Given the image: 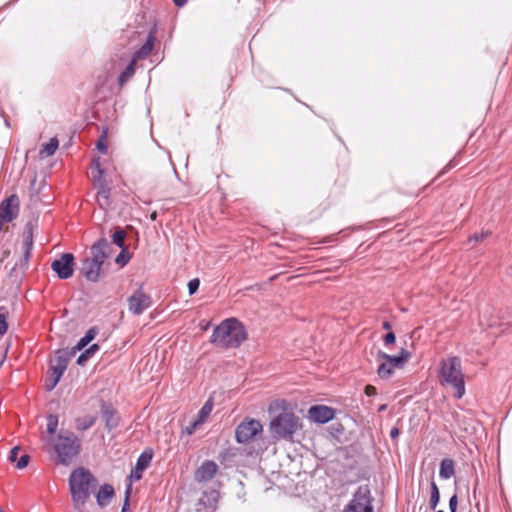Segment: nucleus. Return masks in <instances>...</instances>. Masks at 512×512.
<instances>
[{"label": "nucleus", "instance_id": "obj_17", "mask_svg": "<svg viewBox=\"0 0 512 512\" xmlns=\"http://www.w3.org/2000/svg\"><path fill=\"white\" fill-rule=\"evenodd\" d=\"M101 411L105 421V427L108 431L115 429L119 424V416L115 409L106 403L101 406Z\"/></svg>", "mask_w": 512, "mask_h": 512}, {"label": "nucleus", "instance_id": "obj_24", "mask_svg": "<svg viewBox=\"0 0 512 512\" xmlns=\"http://www.w3.org/2000/svg\"><path fill=\"white\" fill-rule=\"evenodd\" d=\"M96 416H85L82 418H77L75 420V427L78 431H85L90 429L96 422Z\"/></svg>", "mask_w": 512, "mask_h": 512}, {"label": "nucleus", "instance_id": "obj_21", "mask_svg": "<svg viewBox=\"0 0 512 512\" xmlns=\"http://www.w3.org/2000/svg\"><path fill=\"white\" fill-rule=\"evenodd\" d=\"M455 473L454 462L452 459H443L440 464L439 475L442 479H449Z\"/></svg>", "mask_w": 512, "mask_h": 512}, {"label": "nucleus", "instance_id": "obj_37", "mask_svg": "<svg viewBox=\"0 0 512 512\" xmlns=\"http://www.w3.org/2000/svg\"><path fill=\"white\" fill-rule=\"evenodd\" d=\"M200 425H202L201 420L195 419L184 428L183 432L187 435H192Z\"/></svg>", "mask_w": 512, "mask_h": 512}, {"label": "nucleus", "instance_id": "obj_20", "mask_svg": "<svg viewBox=\"0 0 512 512\" xmlns=\"http://www.w3.org/2000/svg\"><path fill=\"white\" fill-rule=\"evenodd\" d=\"M155 40L156 38L154 37V35L152 33H149L146 42L136 52V56L138 59H143L152 52Z\"/></svg>", "mask_w": 512, "mask_h": 512}, {"label": "nucleus", "instance_id": "obj_12", "mask_svg": "<svg viewBox=\"0 0 512 512\" xmlns=\"http://www.w3.org/2000/svg\"><path fill=\"white\" fill-rule=\"evenodd\" d=\"M73 354L74 351H68L66 349L58 350L54 359L51 361L49 371H55L58 375H63Z\"/></svg>", "mask_w": 512, "mask_h": 512}, {"label": "nucleus", "instance_id": "obj_33", "mask_svg": "<svg viewBox=\"0 0 512 512\" xmlns=\"http://www.w3.org/2000/svg\"><path fill=\"white\" fill-rule=\"evenodd\" d=\"M58 427V416L54 414H50L47 417V432L50 435H54L57 431Z\"/></svg>", "mask_w": 512, "mask_h": 512}, {"label": "nucleus", "instance_id": "obj_27", "mask_svg": "<svg viewBox=\"0 0 512 512\" xmlns=\"http://www.w3.org/2000/svg\"><path fill=\"white\" fill-rule=\"evenodd\" d=\"M99 350V345L94 343L89 348L84 350L77 358V364L83 365L88 358Z\"/></svg>", "mask_w": 512, "mask_h": 512}, {"label": "nucleus", "instance_id": "obj_16", "mask_svg": "<svg viewBox=\"0 0 512 512\" xmlns=\"http://www.w3.org/2000/svg\"><path fill=\"white\" fill-rule=\"evenodd\" d=\"M411 353L407 351L406 349L402 348L398 355H388L384 352H379V357L384 359L389 363V365H392L393 368H401L403 365L408 361L410 358Z\"/></svg>", "mask_w": 512, "mask_h": 512}, {"label": "nucleus", "instance_id": "obj_3", "mask_svg": "<svg viewBox=\"0 0 512 512\" xmlns=\"http://www.w3.org/2000/svg\"><path fill=\"white\" fill-rule=\"evenodd\" d=\"M112 250L111 243L106 238H100L90 248V256L82 260L80 272L91 282H97L101 275L102 266Z\"/></svg>", "mask_w": 512, "mask_h": 512}, {"label": "nucleus", "instance_id": "obj_29", "mask_svg": "<svg viewBox=\"0 0 512 512\" xmlns=\"http://www.w3.org/2000/svg\"><path fill=\"white\" fill-rule=\"evenodd\" d=\"M112 238H113V243L117 247H119V248L127 247L125 245L126 232L124 229L117 228L116 231L114 232Z\"/></svg>", "mask_w": 512, "mask_h": 512}, {"label": "nucleus", "instance_id": "obj_39", "mask_svg": "<svg viewBox=\"0 0 512 512\" xmlns=\"http://www.w3.org/2000/svg\"><path fill=\"white\" fill-rule=\"evenodd\" d=\"M29 260L30 259H26V254L23 253V257L20 259V261L18 263L15 264L13 269L14 270L15 269H19V270H22V271L28 269Z\"/></svg>", "mask_w": 512, "mask_h": 512}, {"label": "nucleus", "instance_id": "obj_22", "mask_svg": "<svg viewBox=\"0 0 512 512\" xmlns=\"http://www.w3.org/2000/svg\"><path fill=\"white\" fill-rule=\"evenodd\" d=\"M97 201L102 208L110 205V188L104 183L100 184L97 192Z\"/></svg>", "mask_w": 512, "mask_h": 512}, {"label": "nucleus", "instance_id": "obj_6", "mask_svg": "<svg viewBox=\"0 0 512 512\" xmlns=\"http://www.w3.org/2000/svg\"><path fill=\"white\" fill-rule=\"evenodd\" d=\"M301 427L299 417L292 412H281L269 424L271 435L276 440H292Z\"/></svg>", "mask_w": 512, "mask_h": 512}, {"label": "nucleus", "instance_id": "obj_5", "mask_svg": "<svg viewBox=\"0 0 512 512\" xmlns=\"http://www.w3.org/2000/svg\"><path fill=\"white\" fill-rule=\"evenodd\" d=\"M53 449L62 465H70L81 451V440L70 430H60L52 442Z\"/></svg>", "mask_w": 512, "mask_h": 512}, {"label": "nucleus", "instance_id": "obj_7", "mask_svg": "<svg viewBox=\"0 0 512 512\" xmlns=\"http://www.w3.org/2000/svg\"><path fill=\"white\" fill-rule=\"evenodd\" d=\"M263 432V426L259 420L245 418L235 429V439L239 444H245L256 439Z\"/></svg>", "mask_w": 512, "mask_h": 512}, {"label": "nucleus", "instance_id": "obj_23", "mask_svg": "<svg viewBox=\"0 0 512 512\" xmlns=\"http://www.w3.org/2000/svg\"><path fill=\"white\" fill-rule=\"evenodd\" d=\"M32 248H33V233H32V229L30 228L28 231L24 232L23 241H22V249H23V253L26 254V259H30Z\"/></svg>", "mask_w": 512, "mask_h": 512}, {"label": "nucleus", "instance_id": "obj_11", "mask_svg": "<svg viewBox=\"0 0 512 512\" xmlns=\"http://www.w3.org/2000/svg\"><path fill=\"white\" fill-rule=\"evenodd\" d=\"M19 203V198L16 194L10 195L0 203V223H8L17 218Z\"/></svg>", "mask_w": 512, "mask_h": 512}, {"label": "nucleus", "instance_id": "obj_41", "mask_svg": "<svg viewBox=\"0 0 512 512\" xmlns=\"http://www.w3.org/2000/svg\"><path fill=\"white\" fill-rule=\"evenodd\" d=\"M28 462H29V455L23 454L17 461L16 467L18 469H23L28 465Z\"/></svg>", "mask_w": 512, "mask_h": 512}, {"label": "nucleus", "instance_id": "obj_32", "mask_svg": "<svg viewBox=\"0 0 512 512\" xmlns=\"http://www.w3.org/2000/svg\"><path fill=\"white\" fill-rule=\"evenodd\" d=\"M131 258L129 250L127 247H122L120 253L115 258V262L120 266H125Z\"/></svg>", "mask_w": 512, "mask_h": 512}, {"label": "nucleus", "instance_id": "obj_34", "mask_svg": "<svg viewBox=\"0 0 512 512\" xmlns=\"http://www.w3.org/2000/svg\"><path fill=\"white\" fill-rule=\"evenodd\" d=\"M102 175H103V170L100 166L99 159L98 158L94 159L93 167H92V176H93L94 181L100 182L102 179Z\"/></svg>", "mask_w": 512, "mask_h": 512}, {"label": "nucleus", "instance_id": "obj_1", "mask_svg": "<svg viewBox=\"0 0 512 512\" xmlns=\"http://www.w3.org/2000/svg\"><path fill=\"white\" fill-rule=\"evenodd\" d=\"M246 339L244 325L236 318H228L214 328L210 342L219 348L230 349L239 347Z\"/></svg>", "mask_w": 512, "mask_h": 512}, {"label": "nucleus", "instance_id": "obj_2", "mask_svg": "<svg viewBox=\"0 0 512 512\" xmlns=\"http://www.w3.org/2000/svg\"><path fill=\"white\" fill-rule=\"evenodd\" d=\"M96 484V478L88 469L81 467L71 472L69 476V490L73 506L76 510L83 509Z\"/></svg>", "mask_w": 512, "mask_h": 512}, {"label": "nucleus", "instance_id": "obj_54", "mask_svg": "<svg viewBox=\"0 0 512 512\" xmlns=\"http://www.w3.org/2000/svg\"><path fill=\"white\" fill-rule=\"evenodd\" d=\"M0 512H4V511L0 508Z\"/></svg>", "mask_w": 512, "mask_h": 512}, {"label": "nucleus", "instance_id": "obj_49", "mask_svg": "<svg viewBox=\"0 0 512 512\" xmlns=\"http://www.w3.org/2000/svg\"><path fill=\"white\" fill-rule=\"evenodd\" d=\"M382 328L384 330H391L392 329V324L389 321H384L382 323Z\"/></svg>", "mask_w": 512, "mask_h": 512}, {"label": "nucleus", "instance_id": "obj_52", "mask_svg": "<svg viewBox=\"0 0 512 512\" xmlns=\"http://www.w3.org/2000/svg\"><path fill=\"white\" fill-rule=\"evenodd\" d=\"M436 512H444V511H443V510H438V511H436Z\"/></svg>", "mask_w": 512, "mask_h": 512}, {"label": "nucleus", "instance_id": "obj_8", "mask_svg": "<svg viewBox=\"0 0 512 512\" xmlns=\"http://www.w3.org/2000/svg\"><path fill=\"white\" fill-rule=\"evenodd\" d=\"M343 512H373L371 493L367 485H361Z\"/></svg>", "mask_w": 512, "mask_h": 512}, {"label": "nucleus", "instance_id": "obj_44", "mask_svg": "<svg viewBox=\"0 0 512 512\" xmlns=\"http://www.w3.org/2000/svg\"><path fill=\"white\" fill-rule=\"evenodd\" d=\"M130 489L131 487L128 486L127 489H126V492H125V499H124V504H123V507H122V510L121 512H126L128 507H129V496H130Z\"/></svg>", "mask_w": 512, "mask_h": 512}, {"label": "nucleus", "instance_id": "obj_9", "mask_svg": "<svg viewBox=\"0 0 512 512\" xmlns=\"http://www.w3.org/2000/svg\"><path fill=\"white\" fill-rule=\"evenodd\" d=\"M152 298L143 291L142 285L128 298L129 311L133 315H140L152 306Z\"/></svg>", "mask_w": 512, "mask_h": 512}, {"label": "nucleus", "instance_id": "obj_18", "mask_svg": "<svg viewBox=\"0 0 512 512\" xmlns=\"http://www.w3.org/2000/svg\"><path fill=\"white\" fill-rule=\"evenodd\" d=\"M114 488L110 484H104L100 486L99 490L95 494L97 504L100 507H105L109 504L111 498L114 496Z\"/></svg>", "mask_w": 512, "mask_h": 512}, {"label": "nucleus", "instance_id": "obj_30", "mask_svg": "<svg viewBox=\"0 0 512 512\" xmlns=\"http://www.w3.org/2000/svg\"><path fill=\"white\" fill-rule=\"evenodd\" d=\"M394 372V368L392 365H389V363L386 361L385 363H382L378 366L377 373L380 378H389Z\"/></svg>", "mask_w": 512, "mask_h": 512}, {"label": "nucleus", "instance_id": "obj_53", "mask_svg": "<svg viewBox=\"0 0 512 512\" xmlns=\"http://www.w3.org/2000/svg\"><path fill=\"white\" fill-rule=\"evenodd\" d=\"M78 512H83V509H81V510H78Z\"/></svg>", "mask_w": 512, "mask_h": 512}, {"label": "nucleus", "instance_id": "obj_26", "mask_svg": "<svg viewBox=\"0 0 512 512\" xmlns=\"http://www.w3.org/2000/svg\"><path fill=\"white\" fill-rule=\"evenodd\" d=\"M59 146V141L56 137H53L49 142L45 143L40 150L41 156H52Z\"/></svg>", "mask_w": 512, "mask_h": 512}, {"label": "nucleus", "instance_id": "obj_40", "mask_svg": "<svg viewBox=\"0 0 512 512\" xmlns=\"http://www.w3.org/2000/svg\"><path fill=\"white\" fill-rule=\"evenodd\" d=\"M396 341V336L393 332H388L384 337H383V342L386 346H389V345H392L394 344Z\"/></svg>", "mask_w": 512, "mask_h": 512}, {"label": "nucleus", "instance_id": "obj_14", "mask_svg": "<svg viewBox=\"0 0 512 512\" xmlns=\"http://www.w3.org/2000/svg\"><path fill=\"white\" fill-rule=\"evenodd\" d=\"M218 471V465L214 461H204L195 471L194 478L197 482H207L211 480Z\"/></svg>", "mask_w": 512, "mask_h": 512}, {"label": "nucleus", "instance_id": "obj_31", "mask_svg": "<svg viewBox=\"0 0 512 512\" xmlns=\"http://www.w3.org/2000/svg\"><path fill=\"white\" fill-rule=\"evenodd\" d=\"M63 375L62 374H57V372L55 371H49V376L47 378V382H46V389L48 391H51L53 390L56 385L58 384V382L60 381L61 377Z\"/></svg>", "mask_w": 512, "mask_h": 512}, {"label": "nucleus", "instance_id": "obj_43", "mask_svg": "<svg viewBox=\"0 0 512 512\" xmlns=\"http://www.w3.org/2000/svg\"><path fill=\"white\" fill-rule=\"evenodd\" d=\"M18 452H19V447H18V446L13 447V448L10 450V452H9L8 460H9L10 462H16L17 457H18Z\"/></svg>", "mask_w": 512, "mask_h": 512}, {"label": "nucleus", "instance_id": "obj_25", "mask_svg": "<svg viewBox=\"0 0 512 512\" xmlns=\"http://www.w3.org/2000/svg\"><path fill=\"white\" fill-rule=\"evenodd\" d=\"M439 501H440L439 488H438L437 484L435 483V481L432 480L431 484H430V500H429L430 509L435 510L439 504Z\"/></svg>", "mask_w": 512, "mask_h": 512}, {"label": "nucleus", "instance_id": "obj_36", "mask_svg": "<svg viewBox=\"0 0 512 512\" xmlns=\"http://www.w3.org/2000/svg\"><path fill=\"white\" fill-rule=\"evenodd\" d=\"M490 235H491V232L489 230L481 231L480 233H474L473 235H471L468 238V242L469 243H471V242L477 243V242L483 241L484 239H486Z\"/></svg>", "mask_w": 512, "mask_h": 512}, {"label": "nucleus", "instance_id": "obj_35", "mask_svg": "<svg viewBox=\"0 0 512 512\" xmlns=\"http://www.w3.org/2000/svg\"><path fill=\"white\" fill-rule=\"evenodd\" d=\"M7 316L8 313L4 311V308H0V336H3L7 330H8V323H7Z\"/></svg>", "mask_w": 512, "mask_h": 512}, {"label": "nucleus", "instance_id": "obj_4", "mask_svg": "<svg viewBox=\"0 0 512 512\" xmlns=\"http://www.w3.org/2000/svg\"><path fill=\"white\" fill-rule=\"evenodd\" d=\"M439 379L442 385L453 388L455 398L460 399L464 396L465 381L459 357L451 356L440 362Z\"/></svg>", "mask_w": 512, "mask_h": 512}, {"label": "nucleus", "instance_id": "obj_28", "mask_svg": "<svg viewBox=\"0 0 512 512\" xmlns=\"http://www.w3.org/2000/svg\"><path fill=\"white\" fill-rule=\"evenodd\" d=\"M213 409V403L211 400H208L202 408L199 410L197 414V420H201V423L203 424L206 420V418L211 414Z\"/></svg>", "mask_w": 512, "mask_h": 512}, {"label": "nucleus", "instance_id": "obj_19", "mask_svg": "<svg viewBox=\"0 0 512 512\" xmlns=\"http://www.w3.org/2000/svg\"><path fill=\"white\" fill-rule=\"evenodd\" d=\"M97 334H98L97 327L89 328L86 331L85 335L82 338H80V340L77 342V344L72 349V351H74V353H75L76 351L83 350L92 340H94V338L97 336Z\"/></svg>", "mask_w": 512, "mask_h": 512}, {"label": "nucleus", "instance_id": "obj_45", "mask_svg": "<svg viewBox=\"0 0 512 512\" xmlns=\"http://www.w3.org/2000/svg\"><path fill=\"white\" fill-rule=\"evenodd\" d=\"M133 63H131L124 72H122L119 76V82H123L127 76H129L133 72L132 68Z\"/></svg>", "mask_w": 512, "mask_h": 512}, {"label": "nucleus", "instance_id": "obj_42", "mask_svg": "<svg viewBox=\"0 0 512 512\" xmlns=\"http://www.w3.org/2000/svg\"><path fill=\"white\" fill-rule=\"evenodd\" d=\"M458 506V497L457 494H454L449 500V510L450 512H456Z\"/></svg>", "mask_w": 512, "mask_h": 512}, {"label": "nucleus", "instance_id": "obj_48", "mask_svg": "<svg viewBox=\"0 0 512 512\" xmlns=\"http://www.w3.org/2000/svg\"><path fill=\"white\" fill-rule=\"evenodd\" d=\"M400 435V430L397 427H393L390 431V437L392 440H397Z\"/></svg>", "mask_w": 512, "mask_h": 512}, {"label": "nucleus", "instance_id": "obj_15", "mask_svg": "<svg viewBox=\"0 0 512 512\" xmlns=\"http://www.w3.org/2000/svg\"><path fill=\"white\" fill-rule=\"evenodd\" d=\"M153 457L152 450H144L138 457L135 470L132 471L130 477L135 480L142 478V472L149 466Z\"/></svg>", "mask_w": 512, "mask_h": 512}, {"label": "nucleus", "instance_id": "obj_46", "mask_svg": "<svg viewBox=\"0 0 512 512\" xmlns=\"http://www.w3.org/2000/svg\"><path fill=\"white\" fill-rule=\"evenodd\" d=\"M365 394H366L367 396H375V395L377 394V390H376V388H375L374 386H372V385H367V386L365 387Z\"/></svg>", "mask_w": 512, "mask_h": 512}, {"label": "nucleus", "instance_id": "obj_47", "mask_svg": "<svg viewBox=\"0 0 512 512\" xmlns=\"http://www.w3.org/2000/svg\"><path fill=\"white\" fill-rule=\"evenodd\" d=\"M97 149L102 153V154H106L107 151H108V148H107V145L102 141V140H99L97 142Z\"/></svg>", "mask_w": 512, "mask_h": 512}, {"label": "nucleus", "instance_id": "obj_38", "mask_svg": "<svg viewBox=\"0 0 512 512\" xmlns=\"http://www.w3.org/2000/svg\"><path fill=\"white\" fill-rule=\"evenodd\" d=\"M200 286V280L198 278H193L188 282V292L189 295L195 294Z\"/></svg>", "mask_w": 512, "mask_h": 512}, {"label": "nucleus", "instance_id": "obj_10", "mask_svg": "<svg viewBox=\"0 0 512 512\" xmlns=\"http://www.w3.org/2000/svg\"><path fill=\"white\" fill-rule=\"evenodd\" d=\"M74 256L71 253H63L60 258L51 263V269L56 273L59 279H69L74 272Z\"/></svg>", "mask_w": 512, "mask_h": 512}, {"label": "nucleus", "instance_id": "obj_50", "mask_svg": "<svg viewBox=\"0 0 512 512\" xmlns=\"http://www.w3.org/2000/svg\"><path fill=\"white\" fill-rule=\"evenodd\" d=\"M174 4L178 7H182L187 3V0H173Z\"/></svg>", "mask_w": 512, "mask_h": 512}, {"label": "nucleus", "instance_id": "obj_51", "mask_svg": "<svg viewBox=\"0 0 512 512\" xmlns=\"http://www.w3.org/2000/svg\"><path fill=\"white\" fill-rule=\"evenodd\" d=\"M385 408H386V405H382V406L380 407V409H379V410H380V411H382V410H384Z\"/></svg>", "mask_w": 512, "mask_h": 512}, {"label": "nucleus", "instance_id": "obj_13", "mask_svg": "<svg viewBox=\"0 0 512 512\" xmlns=\"http://www.w3.org/2000/svg\"><path fill=\"white\" fill-rule=\"evenodd\" d=\"M310 418L320 424L331 421L335 416L333 408L325 405H314L309 409Z\"/></svg>", "mask_w": 512, "mask_h": 512}]
</instances>
